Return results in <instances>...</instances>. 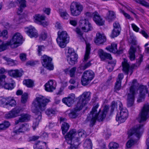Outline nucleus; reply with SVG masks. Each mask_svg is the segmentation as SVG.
Returning a JSON list of instances; mask_svg holds the SVG:
<instances>
[{"mask_svg": "<svg viewBox=\"0 0 149 149\" xmlns=\"http://www.w3.org/2000/svg\"><path fill=\"white\" fill-rule=\"evenodd\" d=\"M50 100L42 95L37 96L32 103V111L36 114L35 119L33 121L32 127L35 130L38 126L41 119V112L45 110L46 106Z\"/></svg>", "mask_w": 149, "mask_h": 149, "instance_id": "nucleus-1", "label": "nucleus"}, {"mask_svg": "<svg viewBox=\"0 0 149 149\" xmlns=\"http://www.w3.org/2000/svg\"><path fill=\"white\" fill-rule=\"evenodd\" d=\"M77 134V132L75 129L70 130L65 136L67 143L70 145L71 149H76L78 148L80 143L79 138L78 137L75 138Z\"/></svg>", "mask_w": 149, "mask_h": 149, "instance_id": "nucleus-2", "label": "nucleus"}, {"mask_svg": "<svg viewBox=\"0 0 149 149\" xmlns=\"http://www.w3.org/2000/svg\"><path fill=\"white\" fill-rule=\"evenodd\" d=\"M137 80L134 79L132 82V85L130 88L129 92L127 95V105L130 107L133 106L138 88Z\"/></svg>", "mask_w": 149, "mask_h": 149, "instance_id": "nucleus-3", "label": "nucleus"}, {"mask_svg": "<svg viewBox=\"0 0 149 149\" xmlns=\"http://www.w3.org/2000/svg\"><path fill=\"white\" fill-rule=\"evenodd\" d=\"M91 97L90 92H85L80 95L78 97L79 101L76 105V109L81 110L86 106L90 100Z\"/></svg>", "mask_w": 149, "mask_h": 149, "instance_id": "nucleus-4", "label": "nucleus"}, {"mask_svg": "<svg viewBox=\"0 0 149 149\" xmlns=\"http://www.w3.org/2000/svg\"><path fill=\"white\" fill-rule=\"evenodd\" d=\"M58 37L56 41L59 46L62 48L66 46V44L69 42V39L68 36L66 31H58Z\"/></svg>", "mask_w": 149, "mask_h": 149, "instance_id": "nucleus-5", "label": "nucleus"}, {"mask_svg": "<svg viewBox=\"0 0 149 149\" xmlns=\"http://www.w3.org/2000/svg\"><path fill=\"white\" fill-rule=\"evenodd\" d=\"M118 103L120 112L119 114H118L116 116V120L119 123H123L125 121L128 117V112L127 109L123 106L120 101H118Z\"/></svg>", "mask_w": 149, "mask_h": 149, "instance_id": "nucleus-6", "label": "nucleus"}, {"mask_svg": "<svg viewBox=\"0 0 149 149\" xmlns=\"http://www.w3.org/2000/svg\"><path fill=\"white\" fill-rule=\"evenodd\" d=\"M83 8V6L80 3L77 1H73L70 6L71 14L73 16H78L81 14Z\"/></svg>", "mask_w": 149, "mask_h": 149, "instance_id": "nucleus-7", "label": "nucleus"}, {"mask_svg": "<svg viewBox=\"0 0 149 149\" xmlns=\"http://www.w3.org/2000/svg\"><path fill=\"white\" fill-rule=\"evenodd\" d=\"M9 41L10 47L12 48H15L21 45L23 42V36L18 33H15L11 39Z\"/></svg>", "mask_w": 149, "mask_h": 149, "instance_id": "nucleus-8", "label": "nucleus"}, {"mask_svg": "<svg viewBox=\"0 0 149 149\" xmlns=\"http://www.w3.org/2000/svg\"><path fill=\"white\" fill-rule=\"evenodd\" d=\"M78 56L72 48H69L67 55V60L68 63L71 65H74L77 62Z\"/></svg>", "mask_w": 149, "mask_h": 149, "instance_id": "nucleus-9", "label": "nucleus"}, {"mask_svg": "<svg viewBox=\"0 0 149 149\" xmlns=\"http://www.w3.org/2000/svg\"><path fill=\"white\" fill-rule=\"evenodd\" d=\"M109 109V107L107 105L104 106L102 111L101 112L100 109L98 113H96L94 117V124L97 120L99 122L102 121L106 117Z\"/></svg>", "mask_w": 149, "mask_h": 149, "instance_id": "nucleus-10", "label": "nucleus"}, {"mask_svg": "<svg viewBox=\"0 0 149 149\" xmlns=\"http://www.w3.org/2000/svg\"><path fill=\"white\" fill-rule=\"evenodd\" d=\"M149 116V104H145L144 105L141 112L139 114L140 123L145 121Z\"/></svg>", "mask_w": 149, "mask_h": 149, "instance_id": "nucleus-11", "label": "nucleus"}, {"mask_svg": "<svg viewBox=\"0 0 149 149\" xmlns=\"http://www.w3.org/2000/svg\"><path fill=\"white\" fill-rule=\"evenodd\" d=\"M52 59L50 57L44 55L41 58L42 65L49 70H52L54 68L53 64L52 63Z\"/></svg>", "mask_w": 149, "mask_h": 149, "instance_id": "nucleus-12", "label": "nucleus"}, {"mask_svg": "<svg viewBox=\"0 0 149 149\" xmlns=\"http://www.w3.org/2000/svg\"><path fill=\"white\" fill-rule=\"evenodd\" d=\"M143 131V125H140L135 128H132L130 130L128 133V135L129 136L132 135H135L139 139Z\"/></svg>", "mask_w": 149, "mask_h": 149, "instance_id": "nucleus-13", "label": "nucleus"}, {"mask_svg": "<svg viewBox=\"0 0 149 149\" xmlns=\"http://www.w3.org/2000/svg\"><path fill=\"white\" fill-rule=\"evenodd\" d=\"M6 78V76L4 75L0 76V87L3 86L6 89L11 90L14 88V83L13 82L8 83L7 79H6V82L5 80Z\"/></svg>", "mask_w": 149, "mask_h": 149, "instance_id": "nucleus-14", "label": "nucleus"}, {"mask_svg": "<svg viewBox=\"0 0 149 149\" xmlns=\"http://www.w3.org/2000/svg\"><path fill=\"white\" fill-rule=\"evenodd\" d=\"M12 4H13V6L14 7L16 6H19V8L17 11L18 15L21 14L24 8L26 6V1L24 0H14Z\"/></svg>", "mask_w": 149, "mask_h": 149, "instance_id": "nucleus-15", "label": "nucleus"}, {"mask_svg": "<svg viewBox=\"0 0 149 149\" xmlns=\"http://www.w3.org/2000/svg\"><path fill=\"white\" fill-rule=\"evenodd\" d=\"M21 111V109L19 107H16L6 114L5 117L7 119L13 118L19 115Z\"/></svg>", "mask_w": 149, "mask_h": 149, "instance_id": "nucleus-16", "label": "nucleus"}, {"mask_svg": "<svg viewBox=\"0 0 149 149\" xmlns=\"http://www.w3.org/2000/svg\"><path fill=\"white\" fill-rule=\"evenodd\" d=\"M79 23L80 27L84 32H87L90 30L91 25L88 20L86 19H81Z\"/></svg>", "mask_w": 149, "mask_h": 149, "instance_id": "nucleus-17", "label": "nucleus"}, {"mask_svg": "<svg viewBox=\"0 0 149 149\" xmlns=\"http://www.w3.org/2000/svg\"><path fill=\"white\" fill-rule=\"evenodd\" d=\"M75 96L74 94L71 93L67 97L62 99V102L68 107L71 106L74 103Z\"/></svg>", "mask_w": 149, "mask_h": 149, "instance_id": "nucleus-18", "label": "nucleus"}, {"mask_svg": "<svg viewBox=\"0 0 149 149\" xmlns=\"http://www.w3.org/2000/svg\"><path fill=\"white\" fill-rule=\"evenodd\" d=\"M106 49L110 52L116 53L118 54H122L123 52L122 49H119L118 50L117 49V44L112 43L111 46H109L106 48Z\"/></svg>", "mask_w": 149, "mask_h": 149, "instance_id": "nucleus-19", "label": "nucleus"}, {"mask_svg": "<svg viewBox=\"0 0 149 149\" xmlns=\"http://www.w3.org/2000/svg\"><path fill=\"white\" fill-rule=\"evenodd\" d=\"M140 94L139 98L137 100L138 102H140L142 101V100L144 99L145 94L148 93V89L146 86L140 85L139 88Z\"/></svg>", "mask_w": 149, "mask_h": 149, "instance_id": "nucleus-20", "label": "nucleus"}, {"mask_svg": "<svg viewBox=\"0 0 149 149\" xmlns=\"http://www.w3.org/2000/svg\"><path fill=\"white\" fill-rule=\"evenodd\" d=\"M45 17L44 15H36L34 17L36 22L42 25L43 26H47L48 24L47 22L45 21Z\"/></svg>", "mask_w": 149, "mask_h": 149, "instance_id": "nucleus-21", "label": "nucleus"}, {"mask_svg": "<svg viewBox=\"0 0 149 149\" xmlns=\"http://www.w3.org/2000/svg\"><path fill=\"white\" fill-rule=\"evenodd\" d=\"M106 38L104 35L98 33L96 34L94 42L96 45H99L106 42Z\"/></svg>", "mask_w": 149, "mask_h": 149, "instance_id": "nucleus-22", "label": "nucleus"}, {"mask_svg": "<svg viewBox=\"0 0 149 149\" xmlns=\"http://www.w3.org/2000/svg\"><path fill=\"white\" fill-rule=\"evenodd\" d=\"M98 53L101 60L102 61H104L106 59L110 60L112 59V57L110 54L104 52L102 49H99L98 50Z\"/></svg>", "mask_w": 149, "mask_h": 149, "instance_id": "nucleus-23", "label": "nucleus"}, {"mask_svg": "<svg viewBox=\"0 0 149 149\" xmlns=\"http://www.w3.org/2000/svg\"><path fill=\"white\" fill-rule=\"evenodd\" d=\"M94 21L97 25L99 26L104 25V21L96 11L94 12Z\"/></svg>", "mask_w": 149, "mask_h": 149, "instance_id": "nucleus-24", "label": "nucleus"}, {"mask_svg": "<svg viewBox=\"0 0 149 149\" xmlns=\"http://www.w3.org/2000/svg\"><path fill=\"white\" fill-rule=\"evenodd\" d=\"M8 74L10 76L14 78H17L21 77L23 73V71L22 69L11 70L8 72Z\"/></svg>", "mask_w": 149, "mask_h": 149, "instance_id": "nucleus-25", "label": "nucleus"}, {"mask_svg": "<svg viewBox=\"0 0 149 149\" xmlns=\"http://www.w3.org/2000/svg\"><path fill=\"white\" fill-rule=\"evenodd\" d=\"M45 90L48 92H52L55 89V83L52 80H50L45 85Z\"/></svg>", "mask_w": 149, "mask_h": 149, "instance_id": "nucleus-26", "label": "nucleus"}, {"mask_svg": "<svg viewBox=\"0 0 149 149\" xmlns=\"http://www.w3.org/2000/svg\"><path fill=\"white\" fill-rule=\"evenodd\" d=\"M31 127V125L29 124L24 123L22 124L19 128L18 129L15 130V132L17 133L19 132H27L30 130Z\"/></svg>", "mask_w": 149, "mask_h": 149, "instance_id": "nucleus-27", "label": "nucleus"}, {"mask_svg": "<svg viewBox=\"0 0 149 149\" xmlns=\"http://www.w3.org/2000/svg\"><path fill=\"white\" fill-rule=\"evenodd\" d=\"M28 30L26 31V33L31 38H36L38 36V33L37 31L34 27L31 26L27 27Z\"/></svg>", "mask_w": 149, "mask_h": 149, "instance_id": "nucleus-28", "label": "nucleus"}, {"mask_svg": "<svg viewBox=\"0 0 149 149\" xmlns=\"http://www.w3.org/2000/svg\"><path fill=\"white\" fill-rule=\"evenodd\" d=\"M30 116L26 114H23L20 115L18 120L15 122V125H17L19 123L27 121L30 120Z\"/></svg>", "mask_w": 149, "mask_h": 149, "instance_id": "nucleus-29", "label": "nucleus"}, {"mask_svg": "<svg viewBox=\"0 0 149 149\" xmlns=\"http://www.w3.org/2000/svg\"><path fill=\"white\" fill-rule=\"evenodd\" d=\"M34 149H49L47 143L42 141H38L33 145Z\"/></svg>", "mask_w": 149, "mask_h": 149, "instance_id": "nucleus-30", "label": "nucleus"}, {"mask_svg": "<svg viewBox=\"0 0 149 149\" xmlns=\"http://www.w3.org/2000/svg\"><path fill=\"white\" fill-rule=\"evenodd\" d=\"M86 121V123H89L90 127L93 126V107L90 113L88 116Z\"/></svg>", "mask_w": 149, "mask_h": 149, "instance_id": "nucleus-31", "label": "nucleus"}, {"mask_svg": "<svg viewBox=\"0 0 149 149\" xmlns=\"http://www.w3.org/2000/svg\"><path fill=\"white\" fill-rule=\"evenodd\" d=\"M76 70V68L74 67L70 69L68 68H66L64 70V71L66 74H69L70 77H73L75 76Z\"/></svg>", "mask_w": 149, "mask_h": 149, "instance_id": "nucleus-32", "label": "nucleus"}, {"mask_svg": "<svg viewBox=\"0 0 149 149\" xmlns=\"http://www.w3.org/2000/svg\"><path fill=\"white\" fill-rule=\"evenodd\" d=\"M9 40L5 43L4 42L0 40V52L4 51L7 49L8 46L10 47V45Z\"/></svg>", "mask_w": 149, "mask_h": 149, "instance_id": "nucleus-33", "label": "nucleus"}, {"mask_svg": "<svg viewBox=\"0 0 149 149\" xmlns=\"http://www.w3.org/2000/svg\"><path fill=\"white\" fill-rule=\"evenodd\" d=\"M86 52L84 55V58L83 60V62L86 61L89 58V54L90 52V45L89 43L86 42Z\"/></svg>", "mask_w": 149, "mask_h": 149, "instance_id": "nucleus-34", "label": "nucleus"}, {"mask_svg": "<svg viewBox=\"0 0 149 149\" xmlns=\"http://www.w3.org/2000/svg\"><path fill=\"white\" fill-rule=\"evenodd\" d=\"M123 70L124 72L127 74H128V71L129 70L130 65L128 63L126 59H124V61L122 62Z\"/></svg>", "mask_w": 149, "mask_h": 149, "instance_id": "nucleus-35", "label": "nucleus"}, {"mask_svg": "<svg viewBox=\"0 0 149 149\" xmlns=\"http://www.w3.org/2000/svg\"><path fill=\"white\" fill-rule=\"evenodd\" d=\"M116 18V14L112 11L109 10L108 15L106 17V19L109 20V22L111 21L114 20Z\"/></svg>", "mask_w": 149, "mask_h": 149, "instance_id": "nucleus-36", "label": "nucleus"}, {"mask_svg": "<svg viewBox=\"0 0 149 149\" xmlns=\"http://www.w3.org/2000/svg\"><path fill=\"white\" fill-rule=\"evenodd\" d=\"M82 75L91 81L93 78V72L92 70H86L84 72Z\"/></svg>", "mask_w": 149, "mask_h": 149, "instance_id": "nucleus-37", "label": "nucleus"}, {"mask_svg": "<svg viewBox=\"0 0 149 149\" xmlns=\"http://www.w3.org/2000/svg\"><path fill=\"white\" fill-rule=\"evenodd\" d=\"M136 51L135 48L132 47H131L129 51V57L130 60L133 61L134 60L135 58V53Z\"/></svg>", "mask_w": 149, "mask_h": 149, "instance_id": "nucleus-38", "label": "nucleus"}, {"mask_svg": "<svg viewBox=\"0 0 149 149\" xmlns=\"http://www.w3.org/2000/svg\"><path fill=\"white\" fill-rule=\"evenodd\" d=\"M10 125L9 122L5 121L0 124V130H5L8 128Z\"/></svg>", "mask_w": 149, "mask_h": 149, "instance_id": "nucleus-39", "label": "nucleus"}, {"mask_svg": "<svg viewBox=\"0 0 149 149\" xmlns=\"http://www.w3.org/2000/svg\"><path fill=\"white\" fill-rule=\"evenodd\" d=\"M70 126L68 124L64 122L62 124L61 130L63 134L64 135L69 129Z\"/></svg>", "mask_w": 149, "mask_h": 149, "instance_id": "nucleus-40", "label": "nucleus"}, {"mask_svg": "<svg viewBox=\"0 0 149 149\" xmlns=\"http://www.w3.org/2000/svg\"><path fill=\"white\" fill-rule=\"evenodd\" d=\"M76 107L74 108V110L72 111L69 114V116L70 118H76L78 116V113L77 111H80V110H78L76 109Z\"/></svg>", "mask_w": 149, "mask_h": 149, "instance_id": "nucleus-41", "label": "nucleus"}, {"mask_svg": "<svg viewBox=\"0 0 149 149\" xmlns=\"http://www.w3.org/2000/svg\"><path fill=\"white\" fill-rule=\"evenodd\" d=\"M16 102L13 97H7V102H6V105H9L13 107L16 105Z\"/></svg>", "mask_w": 149, "mask_h": 149, "instance_id": "nucleus-42", "label": "nucleus"}, {"mask_svg": "<svg viewBox=\"0 0 149 149\" xmlns=\"http://www.w3.org/2000/svg\"><path fill=\"white\" fill-rule=\"evenodd\" d=\"M84 149H92V143L90 140H86L84 143Z\"/></svg>", "mask_w": 149, "mask_h": 149, "instance_id": "nucleus-43", "label": "nucleus"}, {"mask_svg": "<svg viewBox=\"0 0 149 149\" xmlns=\"http://www.w3.org/2000/svg\"><path fill=\"white\" fill-rule=\"evenodd\" d=\"M91 81L87 77H85L83 75H82L81 79V83L82 85L86 86Z\"/></svg>", "mask_w": 149, "mask_h": 149, "instance_id": "nucleus-44", "label": "nucleus"}, {"mask_svg": "<svg viewBox=\"0 0 149 149\" xmlns=\"http://www.w3.org/2000/svg\"><path fill=\"white\" fill-rule=\"evenodd\" d=\"M23 83L28 87H31L33 86V82L30 79H27L24 80Z\"/></svg>", "mask_w": 149, "mask_h": 149, "instance_id": "nucleus-45", "label": "nucleus"}, {"mask_svg": "<svg viewBox=\"0 0 149 149\" xmlns=\"http://www.w3.org/2000/svg\"><path fill=\"white\" fill-rule=\"evenodd\" d=\"M45 113L49 117H50L55 114L56 112L52 109H48L46 110Z\"/></svg>", "mask_w": 149, "mask_h": 149, "instance_id": "nucleus-46", "label": "nucleus"}, {"mask_svg": "<svg viewBox=\"0 0 149 149\" xmlns=\"http://www.w3.org/2000/svg\"><path fill=\"white\" fill-rule=\"evenodd\" d=\"M2 57L5 60L7 61L8 65L10 66H14L16 65L14 61L13 60L7 58L6 56H3Z\"/></svg>", "mask_w": 149, "mask_h": 149, "instance_id": "nucleus-47", "label": "nucleus"}, {"mask_svg": "<svg viewBox=\"0 0 149 149\" xmlns=\"http://www.w3.org/2000/svg\"><path fill=\"white\" fill-rule=\"evenodd\" d=\"M120 31L116 29H113L111 35V37L112 38L117 37L119 34Z\"/></svg>", "mask_w": 149, "mask_h": 149, "instance_id": "nucleus-48", "label": "nucleus"}, {"mask_svg": "<svg viewBox=\"0 0 149 149\" xmlns=\"http://www.w3.org/2000/svg\"><path fill=\"white\" fill-rule=\"evenodd\" d=\"M2 37L4 39L8 38V32L6 30H4L1 32L0 31V37Z\"/></svg>", "mask_w": 149, "mask_h": 149, "instance_id": "nucleus-49", "label": "nucleus"}, {"mask_svg": "<svg viewBox=\"0 0 149 149\" xmlns=\"http://www.w3.org/2000/svg\"><path fill=\"white\" fill-rule=\"evenodd\" d=\"M76 32L78 35V36L79 38L81 40H84V38L83 37V33L82 32L80 29L78 28H77L76 30Z\"/></svg>", "mask_w": 149, "mask_h": 149, "instance_id": "nucleus-50", "label": "nucleus"}, {"mask_svg": "<svg viewBox=\"0 0 149 149\" xmlns=\"http://www.w3.org/2000/svg\"><path fill=\"white\" fill-rule=\"evenodd\" d=\"M111 79H108L105 84H102L100 85V87L101 88V90H104L107 88V86L109 85V81Z\"/></svg>", "mask_w": 149, "mask_h": 149, "instance_id": "nucleus-51", "label": "nucleus"}, {"mask_svg": "<svg viewBox=\"0 0 149 149\" xmlns=\"http://www.w3.org/2000/svg\"><path fill=\"white\" fill-rule=\"evenodd\" d=\"M109 146L110 149H116L118 147L119 145L116 142H112L109 144Z\"/></svg>", "mask_w": 149, "mask_h": 149, "instance_id": "nucleus-52", "label": "nucleus"}, {"mask_svg": "<svg viewBox=\"0 0 149 149\" xmlns=\"http://www.w3.org/2000/svg\"><path fill=\"white\" fill-rule=\"evenodd\" d=\"M136 142V140L130 139L126 143V146L127 148H130Z\"/></svg>", "mask_w": 149, "mask_h": 149, "instance_id": "nucleus-53", "label": "nucleus"}, {"mask_svg": "<svg viewBox=\"0 0 149 149\" xmlns=\"http://www.w3.org/2000/svg\"><path fill=\"white\" fill-rule=\"evenodd\" d=\"M28 98V95L26 93H24L22 96L21 102L22 103H25L27 101Z\"/></svg>", "mask_w": 149, "mask_h": 149, "instance_id": "nucleus-54", "label": "nucleus"}, {"mask_svg": "<svg viewBox=\"0 0 149 149\" xmlns=\"http://www.w3.org/2000/svg\"><path fill=\"white\" fill-rule=\"evenodd\" d=\"M60 15L63 19H68L69 17V15L66 11L60 12Z\"/></svg>", "mask_w": 149, "mask_h": 149, "instance_id": "nucleus-55", "label": "nucleus"}, {"mask_svg": "<svg viewBox=\"0 0 149 149\" xmlns=\"http://www.w3.org/2000/svg\"><path fill=\"white\" fill-rule=\"evenodd\" d=\"M121 83V82L116 81L114 88V91L116 92L117 91H118L120 89Z\"/></svg>", "mask_w": 149, "mask_h": 149, "instance_id": "nucleus-56", "label": "nucleus"}, {"mask_svg": "<svg viewBox=\"0 0 149 149\" xmlns=\"http://www.w3.org/2000/svg\"><path fill=\"white\" fill-rule=\"evenodd\" d=\"M78 136L79 137H85L86 134V132L82 129L79 130L78 132Z\"/></svg>", "mask_w": 149, "mask_h": 149, "instance_id": "nucleus-57", "label": "nucleus"}, {"mask_svg": "<svg viewBox=\"0 0 149 149\" xmlns=\"http://www.w3.org/2000/svg\"><path fill=\"white\" fill-rule=\"evenodd\" d=\"M91 65V64L90 62L86 63L83 66L82 65H81L79 68L80 69L82 70H85L88 67H89Z\"/></svg>", "mask_w": 149, "mask_h": 149, "instance_id": "nucleus-58", "label": "nucleus"}, {"mask_svg": "<svg viewBox=\"0 0 149 149\" xmlns=\"http://www.w3.org/2000/svg\"><path fill=\"white\" fill-rule=\"evenodd\" d=\"M97 142L99 145V146L101 147L102 149H107L106 148L105 143L103 142L102 140H100L99 141H97Z\"/></svg>", "mask_w": 149, "mask_h": 149, "instance_id": "nucleus-59", "label": "nucleus"}, {"mask_svg": "<svg viewBox=\"0 0 149 149\" xmlns=\"http://www.w3.org/2000/svg\"><path fill=\"white\" fill-rule=\"evenodd\" d=\"M47 33L45 31H43L40 35V39L42 40H45L47 38Z\"/></svg>", "mask_w": 149, "mask_h": 149, "instance_id": "nucleus-60", "label": "nucleus"}, {"mask_svg": "<svg viewBox=\"0 0 149 149\" xmlns=\"http://www.w3.org/2000/svg\"><path fill=\"white\" fill-rule=\"evenodd\" d=\"M44 49V47L43 45H38V55L39 56H41L42 55L41 52Z\"/></svg>", "mask_w": 149, "mask_h": 149, "instance_id": "nucleus-61", "label": "nucleus"}, {"mask_svg": "<svg viewBox=\"0 0 149 149\" xmlns=\"http://www.w3.org/2000/svg\"><path fill=\"white\" fill-rule=\"evenodd\" d=\"M7 98H5L2 97H0V106H1L3 104H5L6 105V102H7Z\"/></svg>", "mask_w": 149, "mask_h": 149, "instance_id": "nucleus-62", "label": "nucleus"}, {"mask_svg": "<svg viewBox=\"0 0 149 149\" xmlns=\"http://www.w3.org/2000/svg\"><path fill=\"white\" fill-rule=\"evenodd\" d=\"M113 29H116L119 30L121 31V29L119 23L117 22H115L113 24Z\"/></svg>", "mask_w": 149, "mask_h": 149, "instance_id": "nucleus-63", "label": "nucleus"}, {"mask_svg": "<svg viewBox=\"0 0 149 149\" xmlns=\"http://www.w3.org/2000/svg\"><path fill=\"white\" fill-rule=\"evenodd\" d=\"M131 26L134 31L136 32H138L139 31V28L135 24H131Z\"/></svg>", "mask_w": 149, "mask_h": 149, "instance_id": "nucleus-64", "label": "nucleus"}]
</instances>
